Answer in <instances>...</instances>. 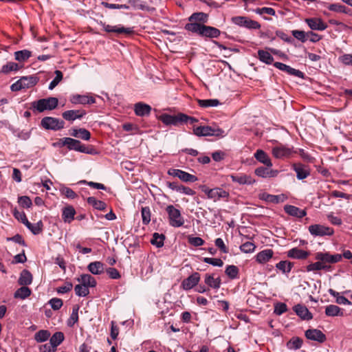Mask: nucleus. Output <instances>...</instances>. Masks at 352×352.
I'll use <instances>...</instances> for the list:
<instances>
[{
    "label": "nucleus",
    "instance_id": "1",
    "mask_svg": "<svg viewBox=\"0 0 352 352\" xmlns=\"http://www.w3.org/2000/svg\"><path fill=\"white\" fill-rule=\"evenodd\" d=\"M184 28L188 32L210 38H217L221 34V31L219 29L198 23H186Z\"/></svg>",
    "mask_w": 352,
    "mask_h": 352
},
{
    "label": "nucleus",
    "instance_id": "2",
    "mask_svg": "<svg viewBox=\"0 0 352 352\" xmlns=\"http://www.w3.org/2000/svg\"><path fill=\"white\" fill-rule=\"evenodd\" d=\"M60 144L62 146H67L69 150H74L83 153L87 154H96V149L91 146H86L81 144V142L76 139L71 138H63L59 140Z\"/></svg>",
    "mask_w": 352,
    "mask_h": 352
},
{
    "label": "nucleus",
    "instance_id": "3",
    "mask_svg": "<svg viewBox=\"0 0 352 352\" xmlns=\"http://www.w3.org/2000/svg\"><path fill=\"white\" fill-rule=\"evenodd\" d=\"M38 80L36 76H22L11 85L10 89L12 91H18L23 89L31 88L38 83Z\"/></svg>",
    "mask_w": 352,
    "mask_h": 352
},
{
    "label": "nucleus",
    "instance_id": "4",
    "mask_svg": "<svg viewBox=\"0 0 352 352\" xmlns=\"http://www.w3.org/2000/svg\"><path fill=\"white\" fill-rule=\"evenodd\" d=\"M58 100L55 97L40 99L32 103V107L38 112L45 110H53L58 106Z\"/></svg>",
    "mask_w": 352,
    "mask_h": 352
},
{
    "label": "nucleus",
    "instance_id": "5",
    "mask_svg": "<svg viewBox=\"0 0 352 352\" xmlns=\"http://www.w3.org/2000/svg\"><path fill=\"white\" fill-rule=\"evenodd\" d=\"M168 215L169 224L175 228H179L184 225V219L182 216L179 210L175 208L173 205H168L166 208Z\"/></svg>",
    "mask_w": 352,
    "mask_h": 352
},
{
    "label": "nucleus",
    "instance_id": "6",
    "mask_svg": "<svg viewBox=\"0 0 352 352\" xmlns=\"http://www.w3.org/2000/svg\"><path fill=\"white\" fill-rule=\"evenodd\" d=\"M41 125L47 130L58 131L64 128L65 122L56 118L45 117L41 120Z\"/></svg>",
    "mask_w": 352,
    "mask_h": 352
},
{
    "label": "nucleus",
    "instance_id": "7",
    "mask_svg": "<svg viewBox=\"0 0 352 352\" xmlns=\"http://www.w3.org/2000/svg\"><path fill=\"white\" fill-rule=\"evenodd\" d=\"M309 232L314 236H331L334 233L332 228L321 224H313L309 226Z\"/></svg>",
    "mask_w": 352,
    "mask_h": 352
},
{
    "label": "nucleus",
    "instance_id": "8",
    "mask_svg": "<svg viewBox=\"0 0 352 352\" xmlns=\"http://www.w3.org/2000/svg\"><path fill=\"white\" fill-rule=\"evenodd\" d=\"M186 118H188V116L182 113L173 116L164 113L160 116V120L164 124L173 126H177L179 123H184Z\"/></svg>",
    "mask_w": 352,
    "mask_h": 352
},
{
    "label": "nucleus",
    "instance_id": "9",
    "mask_svg": "<svg viewBox=\"0 0 352 352\" xmlns=\"http://www.w3.org/2000/svg\"><path fill=\"white\" fill-rule=\"evenodd\" d=\"M231 21L235 25L241 27H245L248 29L258 30L261 28L258 22L252 20L246 16H233Z\"/></svg>",
    "mask_w": 352,
    "mask_h": 352
},
{
    "label": "nucleus",
    "instance_id": "10",
    "mask_svg": "<svg viewBox=\"0 0 352 352\" xmlns=\"http://www.w3.org/2000/svg\"><path fill=\"white\" fill-rule=\"evenodd\" d=\"M315 258L320 261L322 265H330L329 264L336 263L341 261L342 255L340 254H330L329 252H317Z\"/></svg>",
    "mask_w": 352,
    "mask_h": 352
},
{
    "label": "nucleus",
    "instance_id": "11",
    "mask_svg": "<svg viewBox=\"0 0 352 352\" xmlns=\"http://www.w3.org/2000/svg\"><path fill=\"white\" fill-rule=\"evenodd\" d=\"M203 192L208 196V199L217 201L221 199H227L229 197V192L221 188H214L210 189L204 188Z\"/></svg>",
    "mask_w": 352,
    "mask_h": 352
},
{
    "label": "nucleus",
    "instance_id": "12",
    "mask_svg": "<svg viewBox=\"0 0 352 352\" xmlns=\"http://www.w3.org/2000/svg\"><path fill=\"white\" fill-rule=\"evenodd\" d=\"M194 133L198 136L222 135L223 131L220 128L201 126L194 129Z\"/></svg>",
    "mask_w": 352,
    "mask_h": 352
},
{
    "label": "nucleus",
    "instance_id": "13",
    "mask_svg": "<svg viewBox=\"0 0 352 352\" xmlns=\"http://www.w3.org/2000/svg\"><path fill=\"white\" fill-rule=\"evenodd\" d=\"M200 280V274L198 272H194L188 278L183 280L181 287L186 290H190L198 285Z\"/></svg>",
    "mask_w": 352,
    "mask_h": 352
},
{
    "label": "nucleus",
    "instance_id": "14",
    "mask_svg": "<svg viewBox=\"0 0 352 352\" xmlns=\"http://www.w3.org/2000/svg\"><path fill=\"white\" fill-rule=\"evenodd\" d=\"M293 170L296 173V177L299 180L307 178L310 175V169L308 166L297 163L292 165Z\"/></svg>",
    "mask_w": 352,
    "mask_h": 352
},
{
    "label": "nucleus",
    "instance_id": "15",
    "mask_svg": "<svg viewBox=\"0 0 352 352\" xmlns=\"http://www.w3.org/2000/svg\"><path fill=\"white\" fill-rule=\"evenodd\" d=\"M305 335L307 339L317 341L320 343H323L327 339L325 334L316 329L307 330Z\"/></svg>",
    "mask_w": 352,
    "mask_h": 352
},
{
    "label": "nucleus",
    "instance_id": "16",
    "mask_svg": "<svg viewBox=\"0 0 352 352\" xmlns=\"http://www.w3.org/2000/svg\"><path fill=\"white\" fill-rule=\"evenodd\" d=\"M85 115H86V111L83 109L67 110L62 113L63 118L69 122H73L76 119H81Z\"/></svg>",
    "mask_w": 352,
    "mask_h": 352
},
{
    "label": "nucleus",
    "instance_id": "17",
    "mask_svg": "<svg viewBox=\"0 0 352 352\" xmlns=\"http://www.w3.org/2000/svg\"><path fill=\"white\" fill-rule=\"evenodd\" d=\"M270 167H263L260 166L255 169L254 173L258 177H261L263 178H267V177H276L279 171L278 170H273L270 169Z\"/></svg>",
    "mask_w": 352,
    "mask_h": 352
},
{
    "label": "nucleus",
    "instance_id": "18",
    "mask_svg": "<svg viewBox=\"0 0 352 352\" xmlns=\"http://www.w3.org/2000/svg\"><path fill=\"white\" fill-rule=\"evenodd\" d=\"M104 31L107 32H114L116 34H131L133 32L132 28H124L123 26L120 25H106L105 23L102 24Z\"/></svg>",
    "mask_w": 352,
    "mask_h": 352
},
{
    "label": "nucleus",
    "instance_id": "19",
    "mask_svg": "<svg viewBox=\"0 0 352 352\" xmlns=\"http://www.w3.org/2000/svg\"><path fill=\"white\" fill-rule=\"evenodd\" d=\"M292 153V149L284 145H279L272 148V154L276 158L288 157Z\"/></svg>",
    "mask_w": 352,
    "mask_h": 352
},
{
    "label": "nucleus",
    "instance_id": "20",
    "mask_svg": "<svg viewBox=\"0 0 352 352\" xmlns=\"http://www.w3.org/2000/svg\"><path fill=\"white\" fill-rule=\"evenodd\" d=\"M305 22L313 30L322 31L327 28V25L320 18L306 19Z\"/></svg>",
    "mask_w": 352,
    "mask_h": 352
},
{
    "label": "nucleus",
    "instance_id": "21",
    "mask_svg": "<svg viewBox=\"0 0 352 352\" xmlns=\"http://www.w3.org/2000/svg\"><path fill=\"white\" fill-rule=\"evenodd\" d=\"M230 178L233 182L240 185H251L256 182L250 175L246 174L231 175Z\"/></svg>",
    "mask_w": 352,
    "mask_h": 352
},
{
    "label": "nucleus",
    "instance_id": "22",
    "mask_svg": "<svg viewBox=\"0 0 352 352\" xmlns=\"http://www.w3.org/2000/svg\"><path fill=\"white\" fill-rule=\"evenodd\" d=\"M70 102L72 104H87L95 103L96 100L92 96L76 94L71 97Z\"/></svg>",
    "mask_w": 352,
    "mask_h": 352
},
{
    "label": "nucleus",
    "instance_id": "23",
    "mask_svg": "<svg viewBox=\"0 0 352 352\" xmlns=\"http://www.w3.org/2000/svg\"><path fill=\"white\" fill-rule=\"evenodd\" d=\"M287 256L294 259H306L310 254L309 252L294 248L287 252Z\"/></svg>",
    "mask_w": 352,
    "mask_h": 352
},
{
    "label": "nucleus",
    "instance_id": "24",
    "mask_svg": "<svg viewBox=\"0 0 352 352\" xmlns=\"http://www.w3.org/2000/svg\"><path fill=\"white\" fill-rule=\"evenodd\" d=\"M294 311L302 320H309L312 319L313 316L308 309L302 305H297L294 307Z\"/></svg>",
    "mask_w": 352,
    "mask_h": 352
},
{
    "label": "nucleus",
    "instance_id": "25",
    "mask_svg": "<svg viewBox=\"0 0 352 352\" xmlns=\"http://www.w3.org/2000/svg\"><path fill=\"white\" fill-rule=\"evenodd\" d=\"M134 111L138 116H148L151 111V107L141 102H138L134 106Z\"/></svg>",
    "mask_w": 352,
    "mask_h": 352
},
{
    "label": "nucleus",
    "instance_id": "26",
    "mask_svg": "<svg viewBox=\"0 0 352 352\" xmlns=\"http://www.w3.org/2000/svg\"><path fill=\"white\" fill-rule=\"evenodd\" d=\"M204 283L209 287L218 289L221 284L220 277L215 278L214 274H206L204 276Z\"/></svg>",
    "mask_w": 352,
    "mask_h": 352
},
{
    "label": "nucleus",
    "instance_id": "27",
    "mask_svg": "<svg viewBox=\"0 0 352 352\" xmlns=\"http://www.w3.org/2000/svg\"><path fill=\"white\" fill-rule=\"evenodd\" d=\"M284 210L288 214L298 218H302L307 214L305 210H301L299 208L292 205L285 206Z\"/></svg>",
    "mask_w": 352,
    "mask_h": 352
},
{
    "label": "nucleus",
    "instance_id": "28",
    "mask_svg": "<svg viewBox=\"0 0 352 352\" xmlns=\"http://www.w3.org/2000/svg\"><path fill=\"white\" fill-rule=\"evenodd\" d=\"M76 214V210L72 206H67L62 210V219L64 222L70 223Z\"/></svg>",
    "mask_w": 352,
    "mask_h": 352
},
{
    "label": "nucleus",
    "instance_id": "29",
    "mask_svg": "<svg viewBox=\"0 0 352 352\" xmlns=\"http://www.w3.org/2000/svg\"><path fill=\"white\" fill-rule=\"evenodd\" d=\"M254 157L259 162L263 164L267 167H272L273 165L267 154L261 149H258L256 151V153H254Z\"/></svg>",
    "mask_w": 352,
    "mask_h": 352
},
{
    "label": "nucleus",
    "instance_id": "30",
    "mask_svg": "<svg viewBox=\"0 0 352 352\" xmlns=\"http://www.w3.org/2000/svg\"><path fill=\"white\" fill-rule=\"evenodd\" d=\"M274 252L271 249H266L258 252L256 256V261L261 264L265 263L272 258Z\"/></svg>",
    "mask_w": 352,
    "mask_h": 352
},
{
    "label": "nucleus",
    "instance_id": "31",
    "mask_svg": "<svg viewBox=\"0 0 352 352\" xmlns=\"http://www.w3.org/2000/svg\"><path fill=\"white\" fill-rule=\"evenodd\" d=\"M208 20V15L202 12H195L192 14L188 18L190 23H198L201 24L206 23Z\"/></svg>",
    "mask_w": 352,
    "mask_h": 352
},
{
    "label": "nucleus",
    "instance_id": "32",
    "mask_svg": "<svg viewBox=\"0 0 352 352\" xmlns=\"http://www.w3.org/2000/svg\"><path fill=\"white\" fill-rule=\"evenodd\" d=\"M325 314L327 316H342L344 315L343 310L338 306L335 305H329L325 307Z\"/></svg>",
    "mask_w": 352,
    "mask_h": 352
},
{
    "label": "nucleus",
    "instance_id": "33",
    "mask_svg": "<svg viewBox=\"0 0 352 352\" xmlns=\"http://www.w3.org/2000/svg\"><path fill=\"white\" fill-rule=\"evenodd\" d=\"M87 269L93 274H100L104 271V264L100 261L91 262L88 265Z\"/></svg>",
    "mask_w": 352,
    "mask_h": 352
},
{
    "label": "nucleus",
    "instance_id": "34",
    "mask_svg": "<svg viewBox=\"0 0 352 352\" xmlns=\"http://www.w3.org/2000/svg\"><path fill=\"white\" fill-rule=\"evenodd\" d=\"M50 343L52 346L56 349V347L59 346L64 340L65 336L61 331H57L54 333L52 336H50Z\"/></svg>",
    "mask_w": 352,
    "mask_h": 352
},
{
    "label": "nucleus",
    "instance_id": "35",
    "mask_svg": "<svg viewBox=\"0 0 352 352\" xmlns=\"http://www.w3.org/2000/svg\"><path fill=\"white\" fill-rule=\"evenodd\" d=\"M79 282L87 287H94L96 285V279L90 274H82L80 278L78 279Z\"/></svg>",
    "mask_w": 352,
    "mask_h": 352
},
{
    "label": "nucleus",
    "instance_id": "36",
    "mask_svg": "<svg viewBox=\"0 0 352 352\" xmlns=\"http://www.w3.org/2000/svg\"><path fill=\"white\" fill-rule=\"evenodd\" d=\"M282 196L283 195H274L267 192H262L259 194L258 197L260 199L264 200L267 202L278 204L283 201V199H281Z\"/></svg>",
    "mask_w": 352,
    "mask_h": 352
},
{
    "label": "nucleus",
    "instance_id": "37",
    "mask_svg": "<svg viewBox=\"0 0 352 352\" xmlns=\"http://www.w3.org/2000/svg\"><path fill=\"white\" fill-rule=\"evenodd\" d=\"M19 284L20 285H28L32 282V274L27 270H23L19 278Z\"/></svg>",
    "mask_w": 352,
    "mask_h": 352
},
{
    "label": "nucleus",
    "instance_id": "38",
    "mask_svg": "<svg viewBox=\"0 0 352 352\" xmlns=\"http://www.w3.org/2000/svg\"><path fill=\"white\" fill-rule=\"evenodd\" d=\"M327 270V271H331V265H322L320 261H318L316 263H312L307 266V272L319 271V270Z\"/></svg>",
    "mask_w": 352,
    "mask_h": 352
},
{
    "label": "nucleus",
    "instance_id": "39",
    "mask_svg": "<svg viewBox=\"0 0 352 352\" xmlns=\"http://www.w3.org/2000/svg\"><path fill=\"white\" fill-rule=\"evenodd\" d=\"M329 293L330 295L336 298V302L339 305H351V301H349L346 298L343 296H341L340 294L333 289H329Z\"/></svg>",
    "mask_w": 352,
    "mask_h": 352
},
{
    "label": "nucleus",
    "instance_id": "40",
    "mask_svg": "<svg viewBox=\"0 0 352 352\" xmlns=\"http://www.w3.org/2000/svg\"><path fill=\"white\" fill-rule=\"evenodd\" d=\"M87 203L92 206L95 209L104 210L107 207V204L100 200L96 199L94 197H89L87 199Z\"/></svg>",
    "mask_w": 352,
    "mask_h": 352
},
{
    "label": "nucleus",
    "instance_id": "41",
    "mask_svg": "<svg viewBox=\"0 0 352 352\" xmlns=\"http://www.w3.org/2000/svg\"><path fill=\"white\" fill-rule=\"evenodd\" d=\"M51 333L50 331L46 329H42L37 331L34 336V340L37 342H43L49 340Z\"/></svg>",
    "mask_w": 352,
    "mask_h": 352
},
{
    "label": "nucleus",
    "instance_id": "42",
    "mask_svg": "<svg viewBox=\"0 0 352 352\" xmlns=\"http://www.w3.org/2000/svg\"><path fill=\"white\" fill-rule=\"evenodd\" d=\"M258 57L259 60L267 65H270L274 61L273 56L267 51L259 50L258 51Z\"/></svg>",
    "mask_w": 352,
    "mask_h": 352
},
{
    "label": "nucleus",
    "instance_id": "43",
    "mask_svg": "<svg viewBox=\"0 0 352 352\" xmlns=\"http://www.w3.org/2000/svg\"><path fill=\"white\" fill-rule=\"evenodd\" d=\"M78 310L79 307L78 305H76L73 306L72 307V312L70 315L68 320H67V325L70 327H72L75 323H76L78 320Z\"/></svg>",
    "mask_w": 352,
    "mask_h": 352
},
{
    "label": "nucleus",
    "instance_id": "44",
    "mask_svg": "<svg viewBox=\"0 0 352 352\" xmlns=\"http://www.w3.org/2000/svg\"><path fill=\"white\" fill-rule=\"evenodd\" d=\"M198 104L203 108H207L210 107H217L220 104V102L217 99H206V100H197Z\"/></svg>",
    "mask_w": 352,
    "mask_h": 352
},
{
    "label": "nucleus",
    "instance_id": "45",
    "mask_svg": "<svg viewBox=\"0 0 352 352\" xmlns=\"http://www.w3.org/2000/svg\"><path fill=\"white\" fill-rule=\"evenodd\" d=\"M32 56V52L28 50L17 51L14 53L15 59L19 62L27 60Z\"/></svg>",
    "mask_w": 352,
    "mask_h": 352
},
{
    "label": "nucleus",
    "instance_id": "46",
    "mask_svg": "<svg viewBox=\"0 0 352 352\" xmlns=\"http://www.w3.org/2000/svg\"><path fill=\"white\" fill-rule=\"evenodd\" d=\"M278 270L283 272V273H289L293 267V263L288 261H281L276 265Z\"/></svg>",
    "mask_w": 352,
    "mask_h": 352
},
{
    "label": "nucleus",
    "instance_id": "47",
    "mask_svg": "<svg viewBox=\"0 0 352 352\" xmlns=\"http://www.w3.org/2000/svg\"><path fill=\"white\" fill-rule=\"evenodd\" d=\"M30 294L31 290L28 287L23 285V287H20L15 292L14 296L16 298L25 299Z\"/></svg>",
    "mask_w": 352,
    "mask_h": 352
},
{
    "label": "nucleus",
    "instance_id": "48",
    "mask_svg": "<svg viewBox=\"0 0 352 352\" xmlns=\"http://www.w3.org/2000/svg\"><path fill=\"white\" fill-rule=\"evenodd\" d=\"M164 239L165 236L164 234H160L159 233L155 232L153 234V238L151 240V243L152 245H155L157 248H161L164 245Z\"/></svg>",
    "mask_w": 352,
    "mask_h": 352
},
{
    "label": "nucleus",
    "instance_id": "49",
    "mask_svg": "<svg viewBox=\"0 0 352 352\" xmlns=\"http://www.w3.org/2000/svg\"><path fill=\"white\" fill-rule=\"evenodd\" d=\"M20 69V66L14 62H8L4 65L1 69V72L3 74H8L12 71H18Z\"/></svg>",
    "mask_w": 352,
    "mask_h": 352
},
{
    "label": "nucleus",
    "instance_id": "50",
    "mask_svg": "<svg viewBox=\"0 0 352 352\" xmlns=\"http://www.w3.org/2000/svg\"><path fill=\"white\" fill-rule=\"evenodd\" d=\"M329 10L331 11L340 12V13H345L349 14L350 12V10L347 8L346 6L339 4V3H333L331 4L328 7Z\"/></svg>",
    "mask_w": 352,
    "mask_h": 352
},
{
    "label": "nucleus",
    "instance_id": "51",
    "mask_svg": "<svg viewBox=\"0 0 352 352\" xmlns=\"http://www.w3.org/2000/svg\"><path fill=\"white\" fill-rule=\"evenodd\" d=\"M225 273L230 278L234 279L238 277L239 269L236 266L230 265L226 267Z\"/></svg>",
    "mask_w": 352,
    "mask_h": 352
},
{
    "label": "nucleus",
    "instance_id": "52",
    "mask_svg": "<svg viewBox=\"0 0 352 352\" xmlns=\"http://www.w3.org/2000/svg\"><path fill=\"white\" fill-rule=\"evenodd\" d=\"M302 340L298 337H294L287 342V347L291 349H298L302 346Z\"/></svg>",
    "mask_w": 352,
    "mask_h": 352
},
{
    "label": "nucleus",
    "instance_id": "53",
    "mask_svg": "<svg viewBox=\"0 0 352 352\" xmlns=\"http://www.w3.org/2000/svg\"><path fill=\"white\" fill-rule=\"evenodd\" d=\"M75 293L78 296H87L89 294V288L82 284L76 285L74 287Z\"/></svg>",
    "mask_w": 352,
    "mask_h": 352
},
{
    "label": "nucleus",
    "instance_id": "54",
    "mask_svg": "<svg viewBox=\"0 0 352 352\" xmlns=\"http://www.w3.org/2000/svg\"><path fill=\"white\" fill-rule=\"evenodd\" d=\"M179 179L185 182H195L197 181V177L184 170H181Z\"/></svg>",
    "mask_w": 352,
    "mask_h": 352
},
{
    "label": "nucleus",
    "instance_id": "55",
    "mask_svg": "<svg viewBox=\"0 0 352 352\" xmlns=\"http://www.w3.org/2000/svg\"><path fill=\"white\" fill-rule=\"evenodd\" d=\"M54 73L56 76L49 85V89L50 90L54 89L63 79V73L60 71L56 70Z\"/></svg>",
    "mask_w": 352,
    "mask_h": 352
},
{
    "label": "nucleus",
    "instance_id": "56",
    "mask_svg": "<svg viewBox=\"0 0 352 352\" xmlns=\"http://www.w3.org/2000/svg\"><path fill=\"white\" fill-rule=\"evenodd\" d=\"M142 222L144 225H147L151 221V210L149 207H143L141 210Z\"/></svg>",
    "mask_w": 352,
    "mask_h": 352
},
{
    "label": "nucleus",
    "instance_id": "57",
    "mask_svg": "<svg viewBox=\"0 0 352 352\" xmlns=\"http://www.w3.org/2000/svg\"><path fill=\"white\" fill-rule=\"evenodd\" d=\"M203 261L213 266L222 267L223 265V262L221 258L205 257L203 258Z\"/></svg>",
    "mask_w": 352,
    "mask_h": 352
},
{
    "label": "nucleus",
    "instance_id": "58",
    "mask_svg": "<svg viewBox=\"0 0 352 352\" xmlns=\"http://www.w3.org/2000/svg\"><path fill=\"white\" fill-rule=\"evenodd\" d=\"M18 203L21 206L25 208H29L32 206V202L30 198L28 196H21L18 199Z\"/></svg>",
    "mask_w": 352,
    "mask_h": 352
},
{
    "label": "nucleus",
    "instance_id": "59",
    "mask_svg": "<svg viewBox=\"0 0 352 352\" xmlns=\"http://www.w3.org/2000/svg\"><path fill=\"white\" fill-rule=\"evenodd\" d=\"M256 245L252 242H245L240 246V250L245 253H251L254 251Z\"/></svg>",
    "mask_w": 352,
    "mask_h": 352
},
{
    "label": "nucleus",
    "instance_id": "60",
    "mask_svg": "<svg viewBox=\"0 0 352 352\" xmlns=\"http://www.w3.org/2000/svg\"><path fill=\"white\" fill-rule=\"evenodd\" d=\"M188 243L195 246V247H199L202 245L204 243V241L198 236H189L188 238Z\"/></svg>",
    "mask_w": 352,
    "mask_h": 352
},
{
    "label": "nucleus",
    "instance_id": "61",
    "mask_svg": "<svg viewBox=\"0 0 352 352\" xmlns=\"http://www.w3.org/2000/svg\"><path fill=\"white\" fill-rule=\"evenodd\" d=\"M292 35L298 40L304 43L307 41V32L302 30H292Z\"/></svg>",
    "mask_w": 352,
    "mask_h": 352
},
{
    "label": "nucleus",
    "instance_id": "62",
    "mask_svg": "<svg viewBox=\"0 0 352 352\" xmlns=\"http://www.w3.org/2000/svg\"><path fill=\"white\" fill-rule=\"evenodd\" d=\"M49 304L54 310H58L63 306V300L60 298H53L49 301Z\"/></svg>",
    "mask_w": 352,
    "mask_h": 352
},
{
    "label": "nucleus",
    "instance_id": "63",
    "mask_svg": "<svg viewBox=\"0 0 352 352\" xmlns=\"http://www.w3.org/2000/svg\"><path fill=\"white\" fill-rule=\"evenodd\" d=\"M43 224L41 221H39L35 224L32 223V226H30V228L29 230L34 234H38L40 232H41L43 230Z\"/></svg>",
    "mask_w": 352,
    "mask_h": 352
},
{
    "label": "nucleus",
    "instance_id": "64",
    "mask_svg": "<svg viewBox=\"0 0 352 352\" xmlns=\"http://www.w3.org/2000/svg\"><path fill=\"white\" fill-rule=\"evenodd\" d=\"M73 285L72 283L67 282L64 285L59 287L56 289V292L58 294H66L72 289Z\"/></svg>",
    "mask_w": 352,
    "mask_h": 352
}]
</instances>
